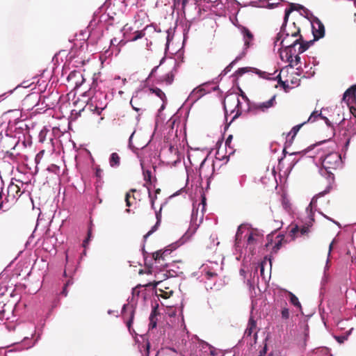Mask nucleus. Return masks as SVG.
Masks as SVG:
<instances>
[{
    "label": "nucleus",
    "instance_id": "48",
    "mask_svg": "<svg viewBox=\"0 0 356 356\" xmlns=\"http://www.w3.org/2000/svg\"><path fill=\"white\" fill-rule=\"evenodd\" d=\"M300 233L302 235H304V234H306L308 233L309 232V228L307 227H302L301 229H300Z\"/></svg>",
    "mask_w": 356,
    "mask_h": 356
},
{
    "label": "nucleus",
    "instance_id": "61",
    "mask_svg": "<svg viewBox=\"0 0 356 356\" xmlns=\"http://www.w3.org/2000/svg\"><path fill=\"white\" fill-rule=\"evenodd\" d=\"M146 273H147V274H152V268H148V270H147Z\"/></svg>",
    "mask_w": 356,
    "mask_h": 356
},
{
    "label": "nucleus",
    "instance_id": "15",
    "mask_svg": "<svg viewBox=\"0 0 356 356\" xmlns=\"http://www.w3.org/2000/svg\"><path fill=\"white\" fill-rule=\"evenodd\" d=\"M307 122H302V124H298V125H296L294 126L291 131L287 134V138H286V144L288 145V146H290L292 143H293V139L294 138L296 137L297 133L299 131L300 129L305 124H306Z\"/></svg>",
    "mask_w": 356,
    "mask_h": 356
},
{
    "label": "nucleus",
    "instance_id": "33",
    "mask_svg": "<svg viewBox=\"0 0 356 356\" xmlns=\"http://www.w3.org/2000/svg\"><path fill=\"white\" fill-rule=\"evenodd\" d=\"M281 316L284 320H286L289 318L290 313L289 310L287 307H283L281 310Z\"/></svg>",
    "mask_w": 356,
    "mask_h": 356
},
{
    "label": "nucleus",
    "instance_id": "27",
    "mask_svg": "<svg viewBox=\"0 0 356 356\" xmlns=\"http://www.w3.org/2000/svg\"><path fill=\"white\" fill-rule=\"evenodd\" d=\"M150 92L153 94H155L157 97H159L163 102L166 100V97L165 93L158 88H152L149 89Z\"/></svg>",
    "mask_w": 356,
    "mask_h": 356
},
{
    "label": "nucleus",
    "instance_id": "5",
    "mask_svg": "<svg viewBox=\"0 0 356 356\" xmlns=\"http://www.w3.org/2000/svg\"><path fill=\"white\" fill-rule=\"evenodd\" d=\"M97 87V83L94 81L92 82L91 87L88 90V95L90 96V101L92 102L89 105V108L91 111H96L97 115H100L101 113L102 112V111L104 109V107L99 106L98 103H97L98 95H103L104 97H106V95H104V94H102L100 92H98L96 89Z\"/></svg>",
    "mask_w": 356,
    "mask_h": 356
},
{
    "label": "nucleus",
    "instance_id": "43",
    "mask_svg": "<svg viewBox=\"0 0 356 356\" xmlns=\"http://www.w3.org/2000/svg\"><path fill=\"white\" fill-rule=\"evenodd\" d=\"M241 228L242 225H240L237 229L236 234V240H240L241 237Z\"/></svg>",
    "mask_w": 356,
    "mask_h": 356
},
{
    "label": "nucleus",
    "instance_id": "51",
    "mask_svg": "<svg viewBox=\"0 0 356 356\" xmlns=\"http://www.w3.org/2000/svg\"><path fill=\"white\" fill-rule=\"evenodd\" d=\"M61 294H63L64 296H67V287H65V286H64L63 289V291L61 292Z\"/></svg>",
    "mask_w": 356,
    "mask_h": 356
},
{
    "label": "nucleus",
    "instance_id": "63",
    "mask_svg": "<svg viewBox=\"0 0 356 356\" xmlns=\"http://www.w3.org/2000/svg\"><path fill=\"white\" fill-rule=\"evenodd\" d=\"M195 344H193V343H190V347H193V348H195Z\"/></svg>",
    "mask_w": 356,
    "mask_h": 356
},
{
    "label": "nucleus",
    "instance_id": "45",
    "mask_svg": "<svg viewBox=\"0 0 356 356\" xmlns=\"http://www.w3.org/2000/svg\"><path fill=\"white\" fill-rule=\"evenodd\" d=\"M282 204H283V206L286 209L289 207V202L288 200L286 199L285 197H282Z\"/></svg>",
    "mask_w": 356,
    "mask_h": 356
},
{
    "label": "nucleus",
    "instance_id": "42",
    "mask_svg": "<svg viewBox=\"0 0 356 356\" xmlns=\"http://www.w3.org/2000/svg\"><path fill=\"white\" fill-rule=\"evenodd\" d=\"M240 90V92H241V96L242 97V99L246 102L248 104V106L250 105V100L248 98V97L245 95V94L244 93V92L241 90V89H239Z\"/></svg>",
    "mask_w": 356,
    "mask_h": 356
},
{
    "label": "nucleus",
    "instance_id": "52",
    "mask_svg": "<svg viewBox=\"0 0 356 356\" xmlns=\"http://www.w3.org/2000/svg\"><path fill=\"white\" fill-rule=\"evenodd\" d=\"M232 139V135L229 136L225 142L226 145H229L231 143Z\"/></svg>",
    "mask_w": 356,
    "mask_h": 356
},
{
    "label": "nucleus",
    "instance_id": "32",
    "mask_svg": "<svg viewBox=\"0 0 356 356\" xmlns=\"http://www.w3.org/2000/svg\"><path fill=\"white\" fill-rule=\"evenodd\" d=\"M138 100V98L137 97H133L131 99V102H130V104L132 106V108L136 111H139L140 110L143 109L142 107H139L138 106V104H137V102Z\"/></svg>",
    "mask_w": 356,
    "mask_h": 356
},
{
    "label": "nucleus",
    "instance_id": "21",
    "mask_svg": "<svg viewBox=\"0 0 356 356\" xmlns=\"http://www.w3.org/2000/svg\"><path fill=\"white\" fill-rule=\"evenodd\" d=\"M318 117H320L321 119L324 120L325 123L327 124L330 125V120H328V118L325 116H323L321 111L320 113H318V111H314V112L312 113V114L310 115V116L308 118L307 122H313L316 121V120L317 119Z\"/></svg>",
    "mask_w": 356,
    "mask_h": 356
},
{
    "label": "nucleus",
    "instance_id": "62",
    "mask_svg": "<svg viewBox=\"0 0 356 356\" xmlns=\"http://www.w3.org/2000/svg\"><path fill=\"white\" fill-rule=\"evenodd\" d=\"M257 74H259L262 77H264V76L261 75V74H265L266 72H261L260 71L259 72H257Z\"/></svg>",
    "mask_w": 356,
    "mask_h": 356
},
{
    "label": "nucleus",
    "instance_id": "31",
    "mask_svg": "<svg viewBox=\"0 0 356 356\" xmlns=\"http://www.w3.org/2000/svg\"><path fill=\"white\" fill-rule=\"evenodd\" d=\"M144 179L146 181V184H152V172L150 170H144L143 171Z\"/></svg>",
    "mask_w": 356,
    "mask_h": 356
},
{
    "label": "nucleus",
    "instance_id": "56",
    "mask_svg": "<svg viewBox=\"0 0 356 356\" xmlns=\"http://www.w3.org/2000/svg\"><path fill=\"white\" fill-rule=\"evenodd\" d=\"M333 243H334V241H332V242L330 244V245H329V252H328V254H330V252H331V250H332V249Z\"/></svg>",
    "mask_w": 356,
    "mask_h": 356
},
{
    "label": "nucleus",
    "instance_id": "28",
    "mask_svg": "<svg viewBox=\"0 0 356 356\" xmlns=\"http://www.w3.org/2000/svg\"><path fill=\"white\" fill-rule=\"evenodd\" d=\"M290 302L295 307H297L300 309H301V304L298 300V298L291 292H288Z\"/></svg>",
    "mask_w": 356,
    "mask_h": 356
},
{
    "label": "nucleus",
    "instance_id": "55",
    "mask_svg": "<svg viewBox=\"0 0 356 356\" xmlns=\"http://www.w3.org/2000/svg\"><path fill=\"white\" fill-rule=\"evenodd\" d=\"M159 68V66H156L154 68H153V70H152L151 73H150V76H153L154 72L156 71V70Z\"/></svg>",
    "mask_w": 356,
    "mask_h": 356
},
{
    "label": "nucleus",
    "instance_id": "53",
    "mask_svg": "<svg viewBox=\"0 0 356 356\" xmlns=\"http://www.w3.org/2000/svg\"><path fill=\"white\" fill-rule=\"evenodd\" d=\"M280 83L283 86V88L286 90V88L288 87V86L286 84V82L282 81L280 79Z\"/></svg>",
    "mask_w": 356,
    "mask_h": 356
},
{
    "label": "nucleus",
    "instance_id": "26",
    "mask_svg": "<svg viewBox=\"0 0 356 356\" xmlns=\"http://www.w3.org/2000/svg\"><path fill=\"white\" fill-rule=\"evenodd\" d=\"M204 95V89L201 88H195L190 95L191 99L195 101L199 99Z\"/></svg>",
    "mask_w": 356,
    "mask_h": 356
},
{
    "label": "nucleus",
    "instance_id": "8",
    "mask_svg": "<svg viewBox=\"0 0 356 356\" xmlns=\"http://www.w3.org/2000/svg\"><path fill=\"white\" fill-rule=\"evenodd\" d=\"M247 245L253 248L260 243L264 238V234L257 229H250L246 235Z\"/></svg>",
    "mask_w": 356,
    "mask_h": 356
},
{
    "label": "nucleus",
    "instance_id": "46",
    "mask_svg": "<svg viewBox=\"0 0 356 356\" xmlns=\"http://www.w3.org/2000/svg\"><path fill=\"white\" fill-rule=\"evenodd\" d=\"M267 352V346L265 345L262 350H260L259 355L260 356H265Z\"/></svg>",
    "mask_w": 356,
    "mask_h": 356
},
{
    "label": "nucleus",
    "instance_id": "23",
    "mask_svg": "<svg viewBox=\"0 0 356 356\" xmlns=\"http://www.w3.org/2000/svg\"><path fill=\"white\" fill-rule=\"evenodd\" d=\"M156 316H157L156 308H154L152 309V311L150 314L149 318V329H153L156 327V323H157Z\"/></svg>",
    "mask_w": 356,
    "mask_h": 356
},
{
    "label": "nucleus",
    "instance_id": "2",
    "mask_svg": "<svg viewBox=\"0 0 356 356\" xmlns=\"http://www.w3.org/2000/svg\"><path fill=\"white\" fill-rule=\"evenodd\" d=\"M321 164L323 169H321V173L323 176H327L326 179L327 185L325 190L320 192L312 198L311 204L315 203L317 200V198L322 197L330 192V189L332 188V184L334 181V176L332 172V170L337 169L341 165V155L337 152L329 153L326 154L323 158H321Z\"/></svg>",
    "mask_w": 356,
    "mask_h": 356
},
{
    "label": "nucleus",
    "instance_id": "11",
    "mask_svg": "<svg viewBox=\"0 0 356 356\" xmlns=\"http://www.w3.org/2000/svg\"><path fill=\"white\" fill-rule=\"evenodd\" d=\"M257 332L258 329L257 326V321L254 319V318L251 316L249 318L247 327L244 332V338L250 337L252 334H254V340H257Z\"/></svg>",
    "mask_w": 356,
    "mask_h": 356
},
{
    "label": "nucleus",
    "instance_id": "1",
    "mask_svg": "<svg viewBox=\"0 0 356 356\" xmlns=\"http://www.w3.org/2000/svg\"><path fill=\"white\" fill-rule=\"evenodd\" d=\"M294 10H297L294 3H291L290 8L285 10L284 24L282 26V30L283 29L284 24L287 22L291 13ZM293 24L294 26L293 31H292L291 33H286L284 38V33L282 31L277 35L275 41V45H277V42L281 40L280 45L282 48H284V53H285L286 60L289 63L290 66H292L291 63H293V55L296 54V47L298 43H300V40H302V35H300V28L296 27L295 23Z\"/></svg>",
    "mask_w": 356,
    "mask_h": 356
},
{
    "label": "nucleus",
    "instance_id": "17",
    "mask_svg": "<svg viewBox=\"0 0 356 356\" xmlns=\"http://www.w3.org/2000/svg\"><path fill=\"white\" fill-rule=\"evenodd\" d=\"M175 74L173 70H170L159 77V81L166 85H170L174 81Z\"/></svg>",
    "mask_w": 356,
    "mask_h": 356
},
{
    "label": "nucleus",
    "instance_id": "60",
    "mask_svg": "<svg viewBox=\"0 0 356 356\" xmlns=\"http://www.w3.org/2000/svg\"><path fill=\"white\" fill-rule=\"evenodd\" d=\"M264 268L263 265H261V269H260V272H261V275L264 274Z\"/></svg>",
    "mask_w": 356,
    "mask_h": 356
},
{
    "label": "nucleus",
    "instance_id": "57",
    "mask_svg": "<svg viewBox=\"0 0 356 356\" xmlns=\"http://www.w3.org/2000/svg\"><path fill=\"white\" fill-rule=\"evenodd\" d=\"M217 1H219L221 3H228V1L229 0H217Z\"/></svg>",
    "mask_w": 356,
    "mask_h": 356
},
{
    "label": "nucleus",
    "instance_id": "59",
    "mask_svg": "<svg viewBox=\"0 0 356 356\" xmlns=\"http://www.w3.org/2000/svg\"><path fill=\"white\" fill-rule=\"evenodd\" d=\"M210 355L211 356H213L215 355V350L211 349V348H210Z\"/></svg>",
    "mask_w": 356,
    "mask_h": 356
},
{
    "label": "nucleus",
    "instance_id": "58",
    "mask_svg": "<svg viewBox=\"0 0 356 356\" xmlns=\"http://www.w3.org/2000/svg\"><path fill=\"white\" fill-rule=\"evenodd\" d=\"M72 282L70 280H68L67 283L64 285L65 287H67L70 284H72Z\"/></svg>",
    "mask_w": 356,
    "mask_h": 356
},
{
    "label": "nucleus",
    "instance_id": "14",
    "mask_svg": "<svg viewBox=\"0 0 356 356\" xmlns=\"http://www.w3.org/2000/svg\"><path fill=\"white\" fill-rule=\"evenodd\" d=\"M241 32L243 35L245 49H247L250 47L251 42L254 39V35L250 32V31L246 27H243L241 29Z\"/></svg>",
    "mask_w": 356,
    "mask_h": 356
},
{
    "label": "nucleus",
    "instance_id": "24",
    "mask_svg": "<svg viewBox=\"0 0 356 356\" xmlns=\"http://www.w3.org/2000/svg\"><path fill=\"white\" fill-rule=\"evenodd\" d=\"M109 163L110 165L113 168L118 167L120 165V157L116 152L111 154L109 159Z\"/></svg>",
    "mask_w": 356,
    "mask_h": 356
},
{
    "label": "nucleus",
    "instance_id": "38",
    "mask_svg": "<svg viewBox=\"0 0 356 356\" xmlns=\"http://www.w3.org/2000/svg\"><path fill=\"white\" fill-rule=\"evenodd\" d=\"M293 56L295 57V58L294 59L293 58V63H291V65H292L291 67H293L294 65H297L300 62V57L299 54H298L297 50H296V54H295L293 55Z\"/></svg>",
    "mask_w": 356,
    "mask_h": 356
},
{
    "label": "nucleus",
    "instance_id": "6",
    "mask_svg": "<svg viewBox=\"0 0 356 356\" xmlns=\"http://www.w3.org/2000/svg\"><path fill=\"white\" fill-rule=\"evenodd\" d=\"M276 95H273L269 100L257 104H252L249 105L248 111L253 114H257L259 112H266L270 108L273 107L276 104Z\"/></svg>",
    "mask_w": 356,
    "mask_h": 356
},
{
    "label": "nucleus",
    "instance_id": "12",
    "mask_svg": "<svg viewBox=\"0 0 356 356\" xmlns=\"http://www.w3.org/2000/svg\"><path fill=\"white\" fill-rule=\"evenodd\" d=\"M312 33L314 40L323 38L325 35V26L318 19L314 20L312 24Z\"/></svg>",
    "mask_w": 356,
    "mask_h": 356
},
{
    "label": "nucleus",
    "instance_id": "47",
    "mask_svg": "<svg viewBox=\"0 0 356 356\" xmlns=\"http://www.w3.org/2000/svg\"><path fill=\"white\" fill-rule=\"evenodd\" d=\"M267 240H268V243L266 244V248H268L271 244H272V242H273V236L268 235L267 236Z\"/></svg>",
    "mask_w": 356,
    "mask_h": 356
},
{
    "label": "nucleus",
    "instance_id": "16",
    "mask_svg": "<svg viewBox=\"0 0 356 356\" xmlns=\"http://www.w3.org/2000/svg\"><path fill=\"white\" fill-rule=\"evenodd\" d=\"M7 193H8L7 197H11L13 200H14L21 195L19 186L13 183H11L10 184H9L8 189H7Z\"/></svg>",
    "mask_w": 356,
    "mask_h": 356
},
{
    "label": "nucleus",
    "instance_id": "9",
    "mask_svg": "<svg viewBox=\"0 0 356 356\" xmlns=\"http://www.w3.org/2000/svg\"><path fill=\"white\" fill-rule=\"evenodd\" d=\"M171 253V250L166 249L164 250H159L152 253V259L154 260L156 267L162 266L167 267L168 264L165 263V257Z\"/></svg>",
    "mask_w": 356,
    "mask_h": 356
},
{
    "label": "nucleus",
    "instance_id": "7",
    "mask_svg": "<svg viewBox=\"0 0 356 356\" xmlns=\"http://www.w3.org/2000/svg\"><path fill=\"white\" fill-rule=\"evenodd\" d=\"M122 316L129 332L131 334L135 332L132 328V323L135 316V309L134 307L129 305H124L122 309Z\"/></svg>",
    "mask_w": 356,
    "mask_h": 356
},
{
    "label": "nucleus",
    "instance_id": "41",
    "mask_svg": "<svg viewBox=\"0 0 356 356\" xmlns=\"http://www.w3.org/2000/svg\"><path fill=\"white\" fill-rule=\"evenodd\" d=\"M142 347L143 348H145L146 356H148L149 355V348H150L149 342L148 341H147L145 342V343L142 346Z\"/></svg>",
    "mask_w": 356,
    "mask_h": 356
},
{
    "label": "nucleus",
    "instance_id": "20",
    "mask_svg": "<svg viewBox=\"0 0 356 356\" xmlns=\"http://www.w3.org/2000/svg\"><path fill=\"white\" fill-rule=\"evenodd\" d=\"M148 29H153L154 28L152 26H147L143 30L136 31L134 33V36L129 39L130 41H136L138 39L143 38L145 35V31Z\"/></svg>",
    "mask_w": 356,
    "mask_h": 356
},
{
    "label": "nucleus",
    "instance_id": "35",
    "mask_svg": "<svg viewBox=\"0 0 356 356\" xmlns=\"http://www.w3.org/2000/svg\"><path fill=\"white\" fill-rule=\"evenodd\" d=\"M136 189H131V190L129 191V192H128V193H126V195H125V202H126V205H127V207H131V204H131V201H130V197H131V195H130V193H134V192H136Z\"/></svg>",
    "mask_w": 356,
    "mask_h": 356
},
{
    "label": "nucleus",
    "instance_id": "3",
    "mask_svg": "<svg viewBox=\"0 0 356 356\" xmlns=\"http://www.w3.org/2000/svg\"><path fill=\"white\" fill-rule=\"evenodd\" d=\"M224 109L226 113L228 110L233 113L236 110V113L233 119H235L242 113V107L238 97L236 94H230L225 97L223 102Z\"/></svg>",
    "mask_w": 356,
    "mask_h": 356
},
{
    "label": "nucleus",
    "instance_id": "36",
    "mask_svg": "<svg viewBox=\"0 0 356 356\" xmlns=\"http://www.w3.org/2000/svg\"><path fill=\"white\" fill-rule=\"evenodd\" d=\"M250 71V68L249 67H241V68H239L238 69L236 72H235V76H242L243 74L248 72Z\"/></svg>",
    "mask_w": 356,
    "mask_h": 356
},
{
    "label": "nucleus",
    "instance_id": "13",
    "mask_svg": "<svg viewBox=\"0 0 356 356\" xmlns=\"http://www.w3.org/2000/svg\"><path fill=\"white\" fill-rule=\"evenodd\" d=\"M343 100L347 103L348 106L353 104L356 101V85L352 86L343 94Z\"/></svg>",
    "mask_w": 356,
    "mask_h": 356
},
{
    "label": "nucleus",
    "instance_id": "22",
    "mask_svg": "<svg viewBox=\"0 0 356 356\" xmlns=\"http://www.w3.org/2000/svg\"><path fill=\"white\" fill-rule=\"evenodd\" d=\"M160 210H161V208L160 209ZM156 217L157 221L156 224L152 227V229L144 236L145 241L157 229V227L161 222V211H159V212L156 211Z\"/></svg>",
    "mask_w": 356,
    "mask_h": 356
},
{
    "label": "nucleus",
    "instance_id": "39",
    "mask_svg": "<svg viewBox=\"0 0 356 356\" xmlns=\"http://www.w3.org/2000/svg\"><path fill=\"white\" fill-rule=\"evenodd\" d=\"M44 153H45V151L44 149H42V150L40 151L37 154V155L35 156V162H36V163H39V162L40 161V160L43 157Z\"/></svg>",
    "mask_w": 356,
    "mask_h": 356
},
{
    "label": "nucleus",
    "instance_id": "30",
    "mask_svg": "<svg viewBox=\"0 0 356 356\" xmlns=\"http://www.w3.org/2000/svg\"><path fill=\"white\" fill-rule=\"evenodd\" d=\"M245 54V51H243V54H242V55L237 56V57H236V58H235V59H234V60L231 63H229V65L228 66H227V67H225V69L224 70L225 72V73L229 72L231 70V69H232V67H233V65H234V64H235L238 60H241V58H242Z\"/></svg>",
    "mask_w": 356,
    "mask_h": 356
},
{
    "label": "nucleus",
    "instance_id": "10",
    "mask_svg": "<svg viewBox=\"0 0 356 356\" xmlns=\"http://www.w3.org/2000/svg\"><path fill=\"white\" fill-rule=\"evenodd\" d=\"M67 80L70 83L74 86V88H79L83 85L85 81V79L83 74L76 70H74L70 73L67 76Z\"/></svg>",
    "mask_w": 356,
    "mask_h": 356
},
{
    "label": "nucleus",
    "instance_id": "54",
    "mask_svg": "<svg viewBox=\"0 0 356 356\" xmlns=\"http://www.w3.org/2000/svg\"><path fill=\"white\" fill-rule=\"evenodd\" d=\"M202 204L203 208H204L206 205V197L204 196L202 197Z\"/></svg>",
    "mask_w": 356,
    "mask_h": 356
},
{
    "label": "nucleus",
    "instance_id": "29",
    "mask_svg": "<svg viewBox=\"0 0 356 356\" xmlns=\"http://www.w3.org/2000/svg\"><path fill=\"white\" fill-rule=\"evenodd\" d=\"M161 193V189L160 188H157L156 191H155V196L153 197L152 195V193H151V191H150V189L148 188V195H149V197L150 198V202H151V207L153 209H154V203H155V200L156 199V195L157 194H159Z\"/></svg>",
    "mask_w": 356,
    "mask_h": 356
},
{
    "label": "nucleus",
    "instance_id": "44",
    "mask_svg": "<svg viewBox=\"0 0 356 356\" xmlns=\"http://www.w3.org/2000/svg\"><path fill=\"white\" fill-rule=\"evenodd\" d=\"M299 231V228L297 225H295L293 227L291 228L290 231V234L291 236L295 235Z\"/></svg>",
    "mask_w": 356,
    "mask_h": 356
},
{
    "label": "nucleus",
    "instance_id": "50",
    "mask_svg": "<svg viewBox=\"0 0 356 356\" xmlns=\"http://www.w3.org/2000/svg\"><path fill=\"white\" fill-rule=\"evenodd\" d=\"M102 170L101 169H97L95 172V175L97 177H100L102 175Z\"/></svg>",
    "mask_w": 356,
    "mask_h": 356
},
{
    "label": "nucleus",
    "instance_id": "4",
    "mask_svg": "<svg viewBox=\"0 0 356 356\" xmlns=\"http://www.w3.org/2000/svg\"><path fill=\"white\" fill-rule=\"evenodd\" d=\"M145 287L152 286L156 289V294L164 299L169 298L174 291L168 286L167 283H162V280L153 281L143 285Z\"/></svg>",
    "mask_w": 356,
    "mask_h": 356
},
{
    "label": "nucleus",
    "instance_id": "37",
    "mask_svg": "<svg viewBox=\"0 0 356 356\" xmlns=\"http://www.w3.org/2000/svg\"><path fill=\"white\" fill-rule=\"evenodd\" d=\"M162 271L163 270H161V272H162ZM155 277L156 279V281L162 280V282H163L168 277V275H167L166 273H158L157 274H155Z\"/></svg>",
    "mask_w": 356,
    "mask_h": 356
},
{
    "label": "nucleus",
    "instance_id": "18",
    "mask_svg": "<svg viewBox=\"0 0 356 356\" xmlns=\"http://www.w3.org/2000/svg\"><path fill=\"white\" fill-rule=\"evenodd\" d=\"M188 2V0H173V8L178 11H181L185 15Z\"/></svg>",
    "mask_w": 356,
    "mask_h": 356
},
{
    "label": "nucleus",
    "instance_id": "19",
    "mask_svg": "<svg viewBox=\"0 0 356 356\" xmlns=\"http://www.w3.org/2000/svg\"><path fill=\"white\" fill-rule=\"evenodd\" d=\"M284 236L283 235H277L275 237V245H273L271 251V254H277L280 250L282 245V241H284Z\"/></svg>",
    "mask_w": 356,
    "mask_h": 356
},
{
    "label": "nucleus",
    "instance_id": "25",
    "mask_svg": "<svg viewBox=\"0 0 356 356\" xmlns=\"http://www.w3.org/2000/svg\"><path fill=\"white\" fill-rule=\"evenodd\" d=\"M312 42L313 41L312 40L309 42H305L302 38V40H300V43H298V44H299L298 49L297 50L298 54H300L307 50Z\"/></svg>",
    "mask_w": 356,
    "mask_h": 356
},
{
    "label": "nucleus",
    "instance_id": "64",
    "mask_svg": "<svg viewBox=\"0 0 356 356\" xmlns=\"http://www.w3.org/2000/svg\"><path fill=\"white\" fill-rule=\"evenodd\" d=\"M280 56H281V58H282V60H284L283 52H282V53H281Z\"/></svg>",
    "mask_w": 356,
    "mask_h": 356
},
{
    "label": "nucleus",
    "instance_id": "49",
    "mask_svg": "<svg viewBox=\"0 0 356 356\" xmlns=\"http://www.w3.org/2000/svg\"><path fill=\"white\" fill-rule=\"evenodd\" d=\"M350 113L356 118V108L353 106H350Z\"/></svg>",
    "mask_w": 356,
    "mask_h": 356
},
{
    "label": "nucleus",
    "instance_id": "34",
    "mask_svg": "<svg viewBox=\"0 0 356 356\" xmlns=\"http://www.w3.org/2000/svg\"><path fill=\"white\" fill-rule=\"evenodd\" d=\"M91 236H92V226H90L88 228V230L87 238L83 242V245L84 248H86V246L88 245V243L90 240Z\"/></svg>",
    "mask_w": 356,
    "mask_h": 356
},
{
    "label": "nucleus",
    "instance_id": "40",
    "mask_svg": "<svg viewBox=\"0 0 356 356\" xmlns=\"http://www.w3.org/2000/svg\"><path fill=\"white\" fill-rule=\"evenodd\" d=\"M217 276H218V274L216 273L212 272L210 270L207 271L205 273V277L208 280L211 279L213 277H216Z\"/></svg>",
    "mask_w": 356,
    "mask_h": 356
}]
</instances>
